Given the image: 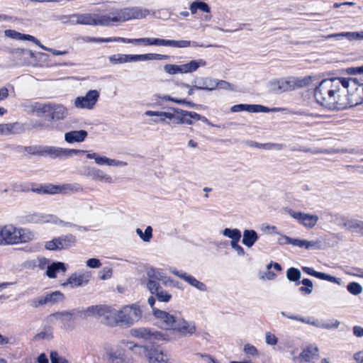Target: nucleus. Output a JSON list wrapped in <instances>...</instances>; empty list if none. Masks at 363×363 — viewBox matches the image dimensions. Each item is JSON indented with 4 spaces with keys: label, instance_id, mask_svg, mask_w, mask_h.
Here are the masks:
<instances>
[{
    "label": "nucleus",
    "instance_id": "nucleus-1",
    "mask_svg": "<svg viewBox=\"0 0 363 363\" xmlns=\"http://www.w3.org/2000/svg\"><path fill=\"white\" fill-rule=\"evenodd\" d=\"M149 13V10L141 7H125L116 9L110 14L75 13L70 16V21L72 23L80 25L112 26L132 19L143 18Z\"/></svg>",
    "mask_w": 363,
    "mask_h": 363
},
{
    "label": "nucleus",
    "instance_id": "nucleus-2",
    "mask_svg": "<svg viewBox=\"0 0 363 363\" xmlns=\"http://www.w3.org/2000/svg\"><path fill=\"white\" fill-rule=\"evenodd\" d=\"M345 77H333L322 80L315 89L314 97L320 105L331 111L347 108V95Z\"/></svg>",
    "mask_w": 363,
    "mask_h": 363
},
{
    "label": "nucleus",
    "instance_id": "nucleus-3",
    "mask_svg": "<svg viewBox=\"0 0 363 363\" xmlns=\"http://www.w3.org/2000/svg\"><path fill=\"white\" fill-rule=\"evenodd\" d=\"M34 237V233L29 229L18 228L12 223L0 225V246L26 243Z\"/></svg>",
    "mask_w": 363,
    "mask_h": 363
},
{
    "label": "nucleus",
    "instance_id": "nucleus-4",
    "mask_svg": "<svg viewBox=\"0 0 363 363\" xmlns=\"http://www.w3.org/2000/svg\"><path fill=\"white\" fill-rule=\"evenodd\" d=\"M148 281L147 287L150 292L160 302L167 303L172 298V294L162 289L160 283L167 285L169 279L161 271L150 268L147 271Z\"/></svg>",
    "mask_w": 363,
    "mask_h": 363
},
{
    "label": "nucleus",
    "instance_id": "nucleus-5",
    "mask_svg": "<svg viewBox=\"0 0 363 363\" xmlns=\"http://www.w3.org/2000/svg\"><path fill=\"white\" fill-rule=\"evenodd\" d=\"M346 94L347 95V108L363 103V83L352 77L345 78Z\"/></svg>",
    "mask_w": 363,
    "mask_h": 363
},
{
    "label": "nucleus",
    "instance_id": "nucleus-6",
    "mask_svg": "<svg viewBox=\"0 0 363 363\" xmlns=\"http://www.w3.org/2000/svg\"><path fill=\"white\" fill-rule=\"evenodd\" d=\"M169 57L168 55L155 53L143 55L116 54L109 56L108 60L110 63L117 65L138 61L162 60H167Z\"/></svg>",
    "mask_w": 363,
    "mask_h": 363
},
{
    "label": "nucleus",
    "instance_id": "nucleus-7",
    "mask_svg": "<svg viewBox=\"0 0 363 363\" xmlns=\"http://www.w3.org/2000/svg\"><path fill=\"white\" fill-rule=\"evenodd\" d=\"M281 315L288 318L289 319L298 320L320 329H337L340 325V322L334 318L328 320H319L313 317L303 318L284 311H281Z\"/></svg>",
    "mask_w": 363,
    "mask_h": 363
},
{
    "label": "nucleus",
    "instance_id": "nucleus-8",
    "mask_svg": "<svg viewBox=\"0 0 363 363\" xmlns=\"http://www.w3.org/2000/svg\"><path fill=\"white\" fill-rule=\"evenodd\" d=\"M142 317V311L139 306L131 305L123 307L120 311H116V314L113 318L121 323L126 325H133L138 321Z\"/></svg>",
    "mask_w": 363,
    "mask_h": 363
},
{
    "label": "nucleus",
    "instance_id": "nucleus-9",
    "mask_svg": "<svg viewBox=\"0 0 363 363\" xmlns=\"http://www.w3.org/2000/svg\"><path fill=\"white\" fill-rule=\"evenodd\" d=\"M82 150L67 149L55 146L43 145L41 157L49 156L52 159L71 157L73 155L85 153Z\"/></svg>",
    "mask_w": 363,
    "mask_h": 363
},
{
    "label": "nucleus",
    "instance_id": "nucleus-10",
    "mask_svg": "<svg viewBox=\"0 0 363 363\" xmlns=\"http://www.w3.org/2000/svg\"><path fill=\"white\" fill-rule=\"evenodd\" d=\"M43 114H45L52 121H59L65 119L69 114V111L62 104L47 103L44 104Z\"/></svg>",
    "mask_w": 363,
    "mask_h": 363
},
{
    "label": "nucleus",
    "instance_id": "nucleus-11",
    "mask_svg": "<svg viewBox=\"0 0 363 363\" xmlns=\"http://www.w3.org/2000/svg\"><path fill=\"white\" fill-rule=\"evenodd\" d=\"M153 315L156 318V324L159 328L173 332L178 317L160 309H154Z\"/></svg>",
    "mask_w": 363,
    "mask_h": 363
},
{
    "label": "nucleus",
    "instance_id": "nucleus-12",
    "mask_svg": "<svg viewBox=\"0 0 363 363\" xmlns=\"http://www.w3.org/2000/svg\"><path fill=\"white\" fill-rule=\"evenodd\" d=\"M99 98L97 90H89L85 96H78L74 100V106L77 108L93 109Z\"/></svg>",
    "mask_w": 363,
    "mask_h": 363
},
{
    "label": "nucleus",
    "instance_id": "nucleus-13",
    "mask_svg": "<svg viewBox=\"0 0 363 363\" xmlns=\"http://www.w3.org/2000/svg\"><path fill=\"white\" fill-rule=\"evenodd\" d=\"M289 216L296 220L300 224L307 228H313L318 223L319 218L317 215L289 210Z\"/></svg>",
    "mask_w": 363,
    "mask_h": 363
},
{
    "label": "nucleus",
    "instance_id": "nucleus-14",
    "mask_svg": "<svg viewBox=\"0 0 363 363\" xmlns=\"http://www.w3.org/2000/svg\"><path fill=\"white\" fill-rule=\"evenodd\" d=\"M86 316L104 317L105 318H113L116 310L105 305H95L89 306L84 311Z\"/></svg>",
    "mask_w": 363,
    "mask_h": 363
},
{
    "label": "nucleus",
    "instance_id": "nucleus-15",
    "mask_svg": "<svg viewBox=\"0 0 363 363\" xmlns=\"http://www.w3.org/2000/svg\"><path fill=\"white\" fill-rule=\"evenodd\" d=\"M91 279V274L88 272L83 273H74L68 279L62 284L63 287L69 286L71 289L84 286Z\"/></svg>",
    "mask_w": 363,
    "mask_h": 363
},
{
    "label": "nucleus",
    "instance_id": "nucleus-16",
    "mask_svg": "<svg viewBox=\"0 0 363 363\" xmlns=\"http://www.w3.org/2000/svg\"><path fill=\"white\" fill-rule=\"evenodd\" d=\"M196 328L192 321H187L183 318H178L174 331H177L183 336H191L196 333Z\"/></svg>",
    "mask_w": 363,
    "mask_h": 363
},
{
    "label": "nucleus",
    "instance_id": "nucleus-17",
    "mask_svg": "<svg viewBox=\"0 0 363 363\" xmlns=\"http://www.w3.org/2000/svg\"><path fill=\"white\" fill-rule=\"evenodd\" d=\"M174 111V108H173ZM145 114L148 116H158L159 119H155L154 122L157 123H165L169 124L170 123L167 121V119L169 121H172V123L175 124V121H178L179 113L176 111L173 113L171 112H165V111H147Z\"/></svg>",
    "mask_w": 363,
    "mask_h": 363
},
{
    "label": "nucleus",
    "instance_id": "nucleus-18",
    "mask_svg": "<svg viewBox=\"0 0 363 363\" xmlns=\"http://www.w3.org/2000/svg\"><path fill=\"white\" fill-rule=\"evenodd\" d=\"M170 272L176 275L177 277H179L180 279H183L184 281H186L188 284H189L191 286L195 287L198 290L201 291H206L207 288L204 283L201 282L200 281L197 280L195 277H194L191 275H189L186 274V272L178 271L174 268L170 269Z\"/></svg>",
    "mask_w": 363,
    "mask_h": 363
},
{
    "label": "nucleus",
    "instance_id": "nucleus-19",
    "mask_svg": "<svg viewBox=\"0 0 363 363\" xmlns=\"http://www.w3.org/2000/svg\"><path fill=\"white\" fill-rule=\"evenodd\" d=\"M174 111L179 113L178 121L175 124L192 125V119L199 121L201 115L193 111H188L180 108H174Z\"/></svg>",
    "mask_w": 363,
    "mask_h": 363
},
{
    "label": "nucleus",
    "instance_id": "nucleus-20",
    "mask_svg": "<svg viewBox=\"0 0 363 363\" xmlns=\"http://www.w3.org/2000/svg\"><path fill=\"white\" fill-rule=\"evenodd\" d=\"M193 83L194 87L198 90L212 91L217 88L216 79L209 77L196 78Z\"/></svg>",
    "mask_w": 363,
    "mask_h": 363
},
{
    "label": "nucleus",
    "instance_id": "nucleus-21",
    "mask_svg": "<svg viewBox=\"0 0 363 363\" xmlns=\"http://www.w3.org/2000/svg\"><path fill=\"white\" fill-rule=\"evenodd\" d=\"M319 350L315 345H309L299 354L298 359L300 363L310 362L319 357Z\"/></svg>",
    "mask_w": 363,
    "mask_h": 363
},
{
    "label": "nucleus",
    "instance_id": "nucleus-22",
    "mask_svg": "<svg viewBox=\"0 0 363 363\" xmlns=\"http://www.w3.org/2000/svg\"><path fill=\"white\" fill-rule=\"evenodd\" d=\"M28 129L26 123L19 122L3 123V135L21 134Z\"/></svg>",
    "mask_w": 363,
    "mask_h": 363
},
{
    "label": "nucleus",
    "instance_id": "nucleus-23",
    "mask_svg": "<svg viewBox=\"0 0 363 363\" xmlns=\"http://www.w3.org/2000/svg\"><path fill=\"white\" fill-rule=\"evenodd\" d=\"M342 226L351 233H355L363 236V220L357 219L342 218Z\"/></svg>",
    "mask_w": 363,
    "mask_h": 363
},
{
    "label": "nucleus",
    "instance_id": "nucleus-24",
    "mask_svg": "<svg viewBox=\"0 0 363 363\" xmlns=\"http://www.w3.org/2000/svg\"><path fill=\"white\" fill-rule=\"evenodd\" d=\"M86 175L94 181L111 184L113 182L112 177L106 174L103 170L95 167L89 168Z\"/></svg>",
    "mask_w": 363,
    "mask_h": 363
},
{
    "label": "nucleus",
    "instance_id": "nucleus-25",
    "mask_svg": "<svg viewBox=\"0 0 363 363\" xmlns=\"http://www.w3.org/2000/svg\"><path fill=\"white\" fill-rule=\"evenodd\" d=\"M303 271L308 274V275L315 277L318 279L326 280L333 283H335L338 285L341 284V279L340 278L335 277L333 276H331L330 274H327L323 272H318L315 271L313 268L308 267H302Z\"/></svg>",
    "mask_w": 363,
    "mask_h": 363
},
{
    "label": "nucleus",
    "instance_id": "nucleus-26",
    "mask_svg": "<svg viewBox=\"0 0 363 363\" xmlns=\"http://www.w3.org/2000/svg\"><path fill=\"white\" fill-rule=\"evenodd\" d=\"M272 89L277 92H284L293 90L291 77L282 78L272 82Z\"/></svg>",
    "mask_w": 363,
    "mask_h": 363
},
{
    "label": "nucleus",
    "instance_id": "nucleus-27",
    "mask_svg": "<svg viewBox=\"0 0 363 363\" xmlns=\"http://www.w3.org/2000/svg\"><path fill=\"white\" fill-rule=\"evenodd\" d=\"M149 363H167L169 357L167 354L156 348H151L147 352Z\"/></svg>",
    "mask_w": 363,
    "mask_h": 363
},
{
    "label": "nucleus",
    "instance_id": "nucleus-28",
    "mask_svg": "<svg viewBox=\"0 0 363 363\" xmlns=\"http://www.w3.org/2000/svg\"><path fill=\"white\" fill-rule=\"evenodd\" d=\"M180 74H189L196 72L199 67H205L206 62L203 59L191 60L189 62L179 65Z\"/></svg>",
    "mask_w": 363,
    "mask_h": 363
},
{
    "label": "nucleus",
    "instance_id": "nucleus-29",
    "mask_svg": "<svg viewBox=\"0 0 363 363\" xmlns=\"http://www.w3.org/2000/svg\"><path fill=\"white\" fill-rule=\"evenodd\" d=\"M29 221L33 223H53L57 222V216L42 213H35L29 216Z\"/></svg>",
    "mask_w": 363,
    "mask_h": 363
},
{
    "label": "nucleus",
    "instance_id": "nucleus-30",
    "mask_svg": "<svg viewBox=\"0 0 363 363\" xmlns=\"http://www.w3.org/2000/svg\"><path fill=\"white\" fill-rule=\"evenodd\" d=\"M86 136V130H72L65 134V140L68 143H80L84 141Z\"/></svg>",
    "mask_w": 363,
    "mask_h": 363
},
{
    "label": "nucleus",
    "instance_id": "nucleus-31",
    "mask_svg": "<svg viewBox=\"0 0 363 363\" xmlns=\"http://www.w3.org/2000/svg\"><path fill=\"white\" fill-rule=\"evenodd\" d=\"M4 33L6 37L11 39L28 40L34 43L35 44H39V40L30 35L23 34L14 30H6Z\"/></svg>",
    "mask_w": 363,
    "mask_h": 363
},
{
    "label": "nucleus",
    "instance_id": "nucleus-32",
    "mask_svg": "<svg viewBox=\"0 0 363 363\" xmlns=\"http://www.w3.org/2000/svg\"><path fill=\"white\" fill-rule=\"evenodd\" d=\"M247 145L251 147H257L260 149H264L267 150H281L285 148V145L281 143H259L255 141H248Z\"/></svg>",
    "mask_w": 363,
    "mask_h": 363
},
{
    "label": "nucleus",
    "instance_id": "nucleus-33",
    "mask_svg": "<svg viewBox=\"0 0 363 363\" xmlns=\"http://www.w3.org/2000/svg\"><path fill=\"white\" fill-rule=\"evenodd\" d=\"M96 164L101 166L107 165L110 167H125L128 165L126 162L111 159L105 156H100L99 155L96 158Z\"/></svg>",
    "mask_w": 363,
    "mask_h": 363
},
{
    "label": "nucleus",
    "instance_id": "nucleus-34",
    "mask_svg": "<svg viewBox=\"0 0 363 363\" xmlns=\"http://www.w3.org/2000/svg\"><path fill=\"white\" fill-rule=\"evenodd\" d=\"M340 37L346 38L350 41L362 40L363 31L359 32H342L339 33L328 35L326 38H337Z\"/></svg>",
    "mask_w": 363,
    "mask_h": 363
},
{
    "label": "nucleus",
    "instance_id": "nucleus-35",
    "mask_svg": "<svg viewBox=\"0 0 363 363\" xmlns=\"http://www.w3.org/2000/svg\"><path fill=\"white\" fill-rule=\"evenodd\" d=\"M21 107L28 113H37L38 115H40L43 112L44 104L26 101L21 104Z\"/></svg>",
    "mask_w": 363,
    "mask_h": 363
},
{
    "label": "nucleus",
    "instance_id": "nucleus-36",
    "mask_svg": "<svg viewBox=\"0 0 363 363\" xmlns=\"http://www.w3.org/2000/svg\"><path fill=\"white\" fill-rule=\"evenodd\" d=\"M257 233L254 230H245L242 242L247 247H251L258 240Z\"/></svg>",
    "mask_w": 363,
    "mask_h": 363
},
{
    "label": "nucleus",
    "instance_id": "nucleus-37",
    "mask_svg": "<svg viewBox=\"0 0 363 363\" xmlns=\"http://www.w3.org/2000/svg\"><path fill=\"white\" fill-rule=\"evenodd\" d=\"M79 311L77 310H72L69 311H63V318L62 324L65 329L73 328L72 323L75 320Z\"/></svg>",
    "mask_w": 363,
    "mask_h": 363
},
{
    "label": "nucleus",
    "instance_id": "nucleus-38",
    "mask_svg": "<svg viewBox=\"0 0 363 363\" xmlns=\"http://www.w3.org/2000/svg\"><path fill=\"white\" fill-rule=\"evenodd\" d=\"M152 330L146 328H134L130 330L133 337L147 341H152Z\"/></svg>",
    "mask_w": 363,
    "mask_h": 363
},
{
    "label": "nucleus",
    "instance_id": "nucleus-39",
    "mask_svg": "<svg viewBox=\"0 0 363 363\" xmlns=\"http://www.w3.org/2000/svg\"><path fill=\"white\" fill-rule=\"evenodd\" d=\"M66 271V267L62 262H53L49 265L46 270V275L49 278H55L57 274L60 272H65Z\"/></svg>",
    "mask_w": 363,
    "mask_h": 363
},
{
    "label": "nucleus",
    "instance_id": "nucleus-40",
    "mask_svg": "<svg viewBox=\"0 0 363 363\" xmlns=\"http://www.w3.org/2000/svg\"><path fill=\"white\" fill-rule=\"evenodd\" d=\"M314 76H306L303 77H291L294 89L309 86L314 80Z\"/></svg>",
    "mask_w": 363,
    "mask_h": 363
},
{
    "label": "nucleus",
    "instance_id": "nucleus-41",
    "mask_svg": "<svg viewBox=\"0 0 363 363\" xmlns=\"http://www.w3.org/2000/svg\"><path fill=\"white\" fill-rule=\"evenodd\" d=\"M173 332L171 330H166L165 332L152 330V341H164L169 342L173 340L172 335Z\"/></svg>",
    "mask_w": 363,
    "mask_h": 363
},
{
    "label": "nucleus",
    "instance_id": "nucleus-42",
    "mask_svg": "<svg viewBox=\"0 0 363 363\" xmlns=\"http://www.w3.org/2000/svg\"><path fill=\"white\" fill-rule=\"evenodd\" d=\"M60 250L67 249L76 244V237L72 234L60 236Z\"/></svg>",
    "mask_w": 363,
    "mask_h": 363
},
{
    "label": "nucleus",
    "instance_id": "nucleus-43",
    "mask_svg": "<svg viewBox=\"0 0 363 363\" xmlns=\"http://www.w3.org/2000/svg\"><path fill=\"white\" fill-rule=\"evenodd\" d=\"M108 357L111 363H128L127 357L121 350L111 352Z\"/></svg>",
    "mask_w": 363,
    "mask_h": 363
},
{
    "label": "nucleus",
    "instance_id": "nucleus-44",
    "mask_svg": "<svg viewBox=\"0 0 363 363\" xmlns=\"http://www.w3.org/2000/svg\"><path fill=\"white\" fill-rule=\"evenodd\" d=\"M83 190L82 187L79 184H66L60 185V194H70L78 193Z\"/></svg>",
    "mask_w": 363,
    "mask_h": 363
},
{
    "label": "nucleus",
    "instance_id": "nucleus-45",
    "mask_svg": "<svg viewBox=\"0 0 363 363\" xmlns=\"http://www.w3.org/2000/svg\"><path fill=\"white\" fill-rule=\"evenodd\" d=\"M126 347L133 351L135 354L143 356L145 355L147 357V352L149 350L145 346L138 345L133 342H127Z\"/></svg>",
    "mask_w": 363,
    "mask_h": 363
},
{
    "label": "nucleus",
    "instance_id": "nucleus-46",
    "mask_svg": "<svg viewBox=\"0 0 363 363\" xmlns=\"http://www.w3.org/2000/svg\"><path fill=\"white\" fill-rule=\"evenodd\" d=\"M222 234L223 236L230 238V242H238L241 238V232L237 228H225Z\"/></svg>",
    "mask_w": 363,
    "mask_h": 363
},
{
    "label": "nucleus",
    "instance_id": "nucleus-47",
    "mask_svg": "<svg viewBox=\"0 0 363 363\" xmlns=\"http://www.w3.org/2000/svg\"><path fill=\"white\" fill-rule=\"evenodd\" d=\"M286 277L290 281H295L296 285H299L301 273L299 269L291 267L286 271Z\"/></svg>",
    "mask_w": 363,
    "mask_h": 363
},
{
    "label": "nucleus",
    "instance_id": "nucleus-48",
    "mask_svg": "<svg viewBox=\"0 0 363 363\" xmlns=\"http://www.w3.org/2000/svg\"><path fill=\"white\" fill-rule=\"evenodd\" d=\"M47 303L50 304H55L58 302H61L64 299V294L60 291H56L51 294H48L45 296Z\"/></svg>",
    "mask_w": 363,
    "mask_h": 363
},
{
    "label": "nucleus",
    "instance_id": "nucleus-49",
    "mask_svg": "<svg viewBox=\"0 0 363 363\" xmlns=\"http://www.w3.org/2000/svg\"><path fill=\"white\" fill-rule=\"evenodd\" d=\"M254 104H237L230 108V111L233 113L247 111L254 113Z\"/></svg>",
    "mask_w": 363,
    "mask_h": 363
},
{
    "label": "nucleus",
    "instance_id": "nucleus-50",
    "mask_svg": "<svg viewBox=\"0 0 363 363\" xmlns=\"http://www.w3.org/2000/svg\"><path fill=\"white\" fill-rule=\"evenodd\" d=\"M347 291L353 295H359L362 291V286L357 282H350L347 286Z\"/></svg>",
    "mask_w": 363,
    "mask_h": 363
},
{
    "label": "nucleus",
    "instance_id": "nucleus-51",
    "mask_svg": "<svg viewBox=\"0 0 363 363\" xmlns=\"http://www.w3.org/2000/svg\"><path fill=\"white\" fill-rule=\"evenodd\" d=\"M39 192H42L43 194H60V185L55 186V185H48L45 186L40 190H38Z\"/></svg>",
    "mask_w": 363,
    "mask_h": 363
},
{
    "label": "nucleus",
    "instance_id": "nucleus-52",
    "mask_svg": "<svg viewBox=\"0 0 363 363\" xmlns=\"http://www.w3.org/2000/svg\"><path fill=\"white\" fill-rule=\"evenodd\" d=\"M57 221L53 222V224L60 225H62L63 227H66V228H76L78 230H85V231L87 230L86 228H85V227L78 226L72 223L64 221V220L60 219L57 216Z\"/></svg>",
    "mask_w": 363,
    "mask_h": 363
},
{
    "label": "nucleus",
    "instance_id": "nucleus-53",
    "mask_svg": "<svg viewBox=\"0 0 363 363\" xmlns=\"http://www.w3.org/2000/svg\"><path fill=\"white\" fill-rule=\"evenodd\" d=\"M243 352L245 354L251 357H257L259 355L257 349L251 344H245L243 347Z\"/></svg>",
    "mask_w": 363,
    "mask_h": 363
},
{
    "label": "nucleus",
    "instance_id": "nucleus-54",
    "mask_svg": "<svg viewBox=\"0 0 363 363\" xmlns=\"http://www.w3.org/2000/svg\"><path fill=\"white\" fill-rule=\"evenodd\" d=\"M164 70L171 75L180 74V65L167 64L164 66Z\"/></svg>",
    "mask_w": 363,
    "mask_h": 363
},
{
    "label": "nucleus",
    "instance_id": "nucleus-55",
    "mask_svg": "<svg viewBox=\"0 0 363 363\" xmlns=\"http://www.w3.org/2000/svg\"><path fill=\"white\" fill-rule=\"evenodd\" d=\"M59 242V237L55 238L50 241L46 242L45 247L47 250H60Z\"/></svg>",
    "mask_w": 363,
    "mask_h": 363
},
{
    "label": "nucleus",
    "instance_id": "nucleus-56",
    "mask_svg": "<svg viewBox=\"0 0 363 363\" xmlns=\"http://www.w3.org/2000/svg\"><path fill=\"white\" fill-rule=\"evenodd\" d=\"M113 38H94L86 36L84 38L86 43H110L113 42Z\"/></svg>",
    "mask_w": 363,
    "mask_h": 363
},
{
    "label": "nucleus",
    "instance_id": "nucleus-57",
    "mask_svg": "<svg viewBox=\"0 0 363 363\" xmlns=\"http://www.w3.org/2000/svg\"><path fill=\"white\" fill-rule=\"evenodd\" d=\"M157 46H167V47H172V48H177L178 40H165V39L158 38Z\"/></svg>",
    "mask_w": 363,
    "mask_h": 363
},
{
    "label": "nucleus",
    "instance_id": "nucleus-58",
    "mask_svg": "<svg viewBox=\"0 0 363 363\" xmlns=\"http://www.w3.org/2000/svg\"><path fill=\"white\" fill-rule=\"evenodd\" d=\"M202 47V45L198 44L197 42L190 41V40H178V46L177 48H184L188 47Z\"/></svg>",
    "mask_w": 363,
    "mask_h": 363
},
{
    "label": "nucleus",
    "instance_id": "nucleus-59",
    "mask_svg": "<svg viewBox=\"0 0 363 363\" xmlns=\"http://www.w3.org/2000/svg\"><path fill=\"white\" fill-rule=\"evenodd\" d=\"M42 146L43 145L25 147V151L30 155L41 156Z\"/></svg>",
    "mask_w": 363,
    "mask_h": 363
},
{
    "label": "nucleus",
    "instance_id": "nucleus-60",
    "mask_svg": "<svg viewBox=\"0 0 363 363\" xmlns=\"http://www.w3.org/2000/svg\"><path fill=\"white\" fill-rule=\"evenodd\" d=\"M321 246H322V242L320 240H315V241H314V240L309 241V240H304V248H306V249H311V248L320 249Z\"/></svg>",
    "mask_w": 363,
    "mask_h": 363
},
{
    "label": "nucleus",
    "instance_id": "nucleus-61",
    "mask_svg": "<svg viewBox=\"0 0 363 363\" xmlns=\"http://www.w3.org/2000/svg\"><path fill=\"white\" fill-rule=\"evenodd\" d=\"M63 318V311L61 312H57L52 314H50L48 317V321L50 323H55L56 321H60L62 323Z\"/></svg>",
    "mask_w": 363,
    "mask_h": 363
},
{
    "label": "nucleus",
    "instance_id": "nucleus-62",
    "mask_svg": "<svg viewBox=\"0 0 363 363\" xmlns=\"http://www.w3.org/2000/svg\"><path fill=\"white\" fill-rule=\"evenodd\" d=\"M47 300L45 296L38 297L30 301V304L34 308H37L40 306L47 304Z\"/></svg>",
    "mask_w": 363,
    "mask_h": 363
},
{
    "label": "nucleus",
    "instance_id": "nucleus-63",
    "mask_svg": "<svg viewBox=\"0 0 363 363\" xmlns=\"http://www.w3.org/2000/svg\"><path fill=\"white\" fill-rule=\"evenodd\" d=\"M265 342L267 345L273 346L277 344L278 339L275 335L270 332H267L265 333Z\"/></svg>",
    "mask_w": 363,
    "mask_h": 363
},
{
    "label": "nucleus",
    "instance_id": "nucleus-64",
    "mask_svg": "<svg viewBox=\"0 0 363 363\" xmlns=\"http://www.w3.org/2000/svg\"><path fill=\"white\" fill-rule=\"evenodd\" d=\"M51 363H69V362L58 355L57 352H51L50 353Z\"/></svg>",
    "mask_w": 363,
    "mask_h": 363
}]
</instances>
